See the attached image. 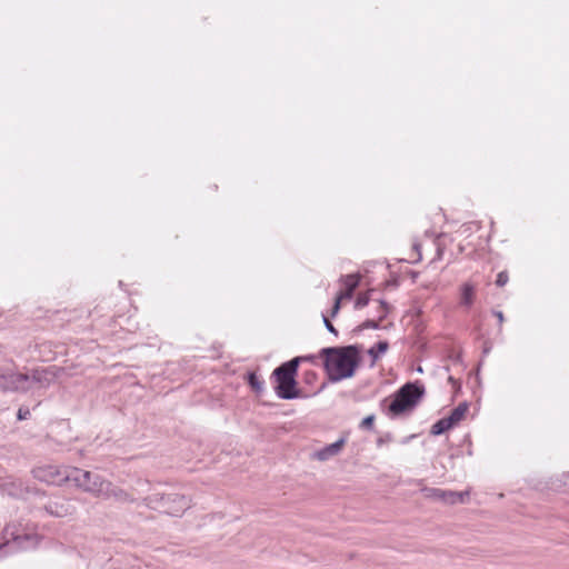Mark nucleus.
<instances>
[{"label":"nucleus","mask_w":569,"mask_h":569,"mask_svg":"<svg viewBox=\"0 0 569 569\" xmlns=\"http://www.w3.org/2000/svg\"><path fill=\"white\" fill-rule=\"evenodd\" d=\"M360 348L356 345L327 347L320 350L323 367L331 382L351 378L359 366Z\"/></svg>","instance_id":"1"},{"label":"nucleus","mask_w":569,"mask_h":569,"mask_svg":"<svg viewBox=\"0 0 569 569\" xmlns=\"http://www.w3.org/2000/svg\"><path fill=\"white\" fill-rule=\"evenodd\" d=\"M313 356L295 357L278 366L271 375L274 379V392L278 398L283 400H292L301 398V391L298 389L297 373L301 361L312 360Z\"/></svg>","instance_id":"2"},{"label":"nucleus","mask_w":569,"mask_h":569,"mask_svg":"<svg viewBox=\"0 0 569 569\" xmlns=\"http://www.w3.org/2000/svg\"><path fill=\"white\" fill-rule=\"evenodd\" d=\"M58 369L52 366L42 369L32 370L28 373H10L8 376L0 373V388L11 391H27L37 385L39 388L46 389L57 379Z\"/></svg>","instance_id":"3"},{"label":"nucleus","mask_w":569,"mask_h":569,"mask_svg":"<svg viewBox=\"0 0 569 569\" xmlns=\"http://www.w3.org/2000/svg\"><path fill=\"white\" fill-rule=\"evenodd\" d=\"M148 508L159 510L170 516H180L189 508V499L179 493H152L142 499Z\"/></svg>","instance_id":"4"},{"label":"nucleus","mask_w":569,"mask_h":569,"mask_svg":"<svg viewBox=\"0 0 569 569\" xmlns=\"http://www.w3.org/2000/svg\"><path fill=\"white\" fill-rule=\"evenodd\" d=\"M425 395V387L419 382H407L396 393L389 405V412L399 416L412 410Z\"/></svg>","instance_id":"5"},{"label":"nucleus","mask_w":569,"mask_h":569,"mask_svg":"<svg viewBox=\"0 0 569 569\" xmlns=\"http://www.w3.org/2000/svg\"><path fill=\"white\" fill-rule=\"evenodd\" d=\"M77 488L97 498H103L109 488V480L100 475L76 468L71 481Z\"/></svg>","instance_id":"6"},{"label":"nucleus","mask_w":569,"mask_h":569,"mask_svg":"<svg viewBox=\"0 0 569 569\" xmlns=\"http://www.w3.org/2000/svg\"><path fill=\"white\" fill-rule=\"evenodd\" d=\"M76 467L69 466H42L33 469L36 479L48 485L62 486L66 482L72 481L73 471Z\"/></svg>","instance_id":"7"},{"label":"nucleus","mask_w":569,"mask_h":569,"mask_svg":"<svg viewBox=\"0 0 569 569\" xmlns=\"http://www.w3.org/2000/svg\"><path fill=\"white\" fill-rule=\"evenodd\" d=\"M3 539H6L7 545L12 543L16 549H28L34 546L36 542L34 536L24 532V530L16 523L6 526L3 529Z\"/></svg>","instance_id":"8"},{"label":"nucleus","mask_w":569,"mask_h":569,"mask_svg":"<svg viewBox=\"0 0 569 569\" xmlns=\"http://www.w3.org/2000/svg\"><path fill=\"white\" fill-rule=\"evenodd\" d=\"M44 510L51 516L61 518L73 515L76 507L72 505L70 499L56 497L44 505Z\"/></svg>","instance_id":"9"},{"label":"nucleus","mask_w":569,"mask_h":569,"mask_svg":"<svg viewBox=\"0 0 569 569\" xmlns=\"http://www.w3.org/2000/svg\"><path fill=\"white\" fill-rule=\"evenodd\" d=\"M102 499H113L114 501L121 503L137 501L132 493L114 486L111 481H109V488L107 489V492L103 495Z\"/></svg>","instance_id":"10"},{"label":"nucleus","mask_w":569,"mask_h":569,"mask_svg":"<svg viewBox=\"0 0 569 569\" xmlns=\"http://www.w3.org/2000/svg\"><path fill=\"white\" fill-rule=\"evenodd\" d=\"M477 286L470 281L463 282L460 286V300L459 306L465 309H470L476 300Z\"/></svg>","instance_id":"11"},{"label":"nucleus","mask_w":569,"mask_h":569,"mask_svg":"<svg viewBox=\"0 0 569 569\" xmlns=\"http://www.w3.org/2000/svg\"><path fill=\"white\" fill-rule=\"evenodd\" d=\"M346 443V438H340L336 442L330 443L320 450L315 452V458L319 461H326L335 456H337L343 448Z\"/></svg>","instance_id":"12"},{"label":"nucleus","mask_w":569,"mask_h":569,"mask_svg":"<svg viewBox=\"0 0 569 569\" xmlns=\"http://www.w3.org/2000/svg\"><path fill=\"white\" fill-rule=\"evenodd\" d=\"M360 276L359 274H347L341 276L340 282L346 287L345 291L338 293L342 299H351L353 296V291L359 286Z\"/></svg>","instance_id":"13"},{"label":"nucleus","mask_w":569,"mask_h":569,"mask_svg":"<svg viewBox=\"0 0 569 569\" xmlns=\"http://www.w3.org/2000/svg\"><path fill=\"white\" fill-rule=\"evenodd\" d=\"M468 409H469L468 402H461L455 409L451 410V412L447 417V419L451 423L452 427L456 426L457 423H459L463 419Z\"/></svg>","instance_id":"14"},{"label":"nucleus","mask_w":569,"mask_h":569,"mask_svg":"<svg viewBox=\"0 0 569 569\" xmlns=\"http://www.w3.org/2000/svg\"><path fill=\"white\" fill-rule=\"evenodd\" d=\"M389 348V343L386 340L377 342L368 350V355L371 358V366H375L377 360L383 355Z\"/></svg>","instance_id":"15"},{"label":"nucleus","mask_w":569,"mask_h":569,"mask_svg":"<svg viewBox=\"0 0 569 569\" xmlns=\"http://www.w3.org/2000/svg\"><path fill=\"white\" fill-rule=\"evenodd\" d=\"M427 496L451 505V497H456L451 490L438 488L426 489Z\"/></svg>","instance_id":"16"},{"label":"nucleus","mask_w":569,"mask_h":569,"mask_svg":"<svg viewBox=\"0 0 569 569\" xmlns=\"http://www.w3.org/2000/svg\"><path fill=\"white\" fill-rule=\"evenodd\" d=\"M247 381L256 393L261 395L264 391V381L256 372H249Z\"/></svg>","instance_id":"17"},{"label":"nucleus","mask_w":569,"mask_h":569,"mask_svg":"<svg viewBox=\"0 0 569 569\" xmlns=\"http://www.w3.org/2000/svg\"><path fill=\"white\" fill-rule=\"evenodd\" d=\"M451 428H452V426L446 417V418L439 419L436 423L432 425L431 435L440 436Z\"/></svg>","instance_id":"18"},{"label":"nucleus","mask_w":569,"mask_h":569,"mask_svg":"<svg viewBox=\"0 0 569 569\" xmlns=\"http://www.w3.org/2000/svg\"><path fill=\"white\" fill-rule=\"evenodd\" d=\"M380 328V321L368 319L363 321L361 325H359L353 331L355 332H362L366 329H379Z\"/></svg>","instance_id":"19"},{"label":"nucleus","mask_w":569,"mask_h":569,"mask_svg":"<svg viewBox=\"0 0 569 569\" xmlns=\"http://www.w3.org/2000/svg\"><path fill=\"white\" fill-rule=\"evenodd\" d=\"M369 300H370V297H369V293L366 292V293H360L357 299H356V302H355V308L356 309H362L365 308L368 303H369Z\"/></svg>","instance_id":"20"},{"label":"nucleus","mask_w":569,"mask_h":569,"mask_svg":"<svg viewBox=\"0 0 569 569\" xmlns=\"http://www.w3.org/2000/svg\"><path fill=\"white\" fill-rule=\"evenodd\" d=\"M389 312V307L386 301L380 300L379 301V308H378V320L381 322Z\"/></svg>","instance_id":"21"},{"label":"nucleus","mask_w":569,"mask_h":569,"mask_svg":"<svg viewBox=\"0 0 569 569\" xmlns=\"http://www.w3.org/2000/svg\"><path fill=\"white\" fill-rule=\"evenodd\" d=\"M373 422H375V416L369 415L362 419V421L360 423V428L365 429V430H371L373 428Z\"/></svg>","instance_id":"22"},{"label":"nucleus","mask_w":569,"mask_h":569,"mask_svg":"<svg viewBox=\"0 0 569 569\" xmlns=\"http://www.w3.org/2000/svg\"><path fill=\"white\" fill-rule=\"evenodd\" d=\"M452 493L457 497H451V505H455L458 502H465L466 497L469 496L468 491H461V492L452 491Z\"/></svg>","instance_id":"23"},{"label":"nucleus","mask_w":569,"mask_h":569,"mask_svg":"<svg viewBox=\"0 0 569 569\" xmlns=\"http://www.w3.org/2000/svg\"><path fill=\"white\" fill-rule=\"evenodd\" d=\"M508 280H509V276H508L507 271H500L497 276L496 284L498 287H503L505 284H507Z\"/></svg>","instance_id":"24"},{"label":"nucleus","mask_w":569,"mask_h":569,"mask_svg":"<svg viewBox=\"0 0 569 569\" xmlns=\"http://www.w3.org/2000/svg\"><path fill=\"white\" fill-rule=\"evenodd\" d=\"M29 416H30L29 408H26V407H20L19 408L18 413H17L18 420H26V419L29 418Z\"/></svg>","instance_id":"25"},{"label":"nucleus","mask_w":569,"mask_h":569,"mask_svg":"<svg viewBox=\"0 0 569 569\" xmlns=\"http://www.w3.org/2000/svg\"><path fill=\"white\" fill-rule=\"evenodd\" d=\"M341 300H343V299L340 296L337 295V297L335 299V303L332 306L331 317H335L339 312Z\"/></svg>","instance_id":"26"},{"label":"nucleus","mask_w":569,"mask_h":569,"mask_svg":"<svg viewBox=\"0 0 569 569\" xmlns=\"http://www.w3.org/2000/svg\"><path fill=\"white\" fill-rule=\"evenodd\" d=\"M323 323L329 332H331L336 336L338 335V331L336 330L333 325L328 320V318L326 316H323Z\"/></svg>","instance_id":"27"},{"label":"nucleus","mask_w":569,"mask_h":569,"mask_svg":"<svg viewBox=\"0 0 569 569\" xmlns=\"http://www.w3.org/2000/svg\"><path fill=\"white\" fill-rule=\"evenodd\" d=\"M317 373L315 371H307L306 372V381L311 382L313 379H316Z\"/></svg>","instance_id":"28"},{"label":"nucleus","mask_w":569,"mask_h":569,"mask_svg":"<svg viewBox=\"0 0 569 569\" xmlns=\"http://www.w3.org/2000/svg\"><path fill=\"white\" fill-rule=\"evenodd\" d=\"M493 315L497 317L499 325H502V322L505 320L503 313L499 310H495Z\"/></svg>","instance_id":"29"},{"label":"nucleus","mask_w":569,"mask_h":569,"mask_svg":"<svg viewBox=\"0 0 569 569\" xmlns=\"http://www.w3.org/2000/svg\"><path fill=\"white\" fill-rule=\"evenodd\" d=\"M139 485L148 486V481H139Z\"/></svg>","instance_id":"30"},{"label":"nucleus","mask_w":569,"mask_h":569,"mask_svg":"<svg viewBox=\"0 0 569 569\" xmlns=\"http://www.w3.org/2000/svg\"><path fill=\"white\" fill-rule=\"evenodd\" d=\"M167 506H176V502H173V501H168Z\"/></svg>","instance_id":"31"},{"label":"nucleus","mask_w":569,"mask_h":569,"mask_svg":"<svg viewBox=\"0 0 569 569\" xmlns=\"http://www.w3.org/2000/svg\"><path fill=\"white\" fill-rule=\"evenodd\" d=\"M488 352H489V348H485V349H483V353H486V355H487Z\"/></svg>","instance_id":"32"}]
</instances>
